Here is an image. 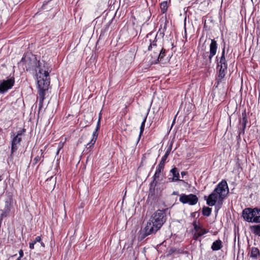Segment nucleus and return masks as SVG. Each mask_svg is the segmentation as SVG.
Listing matches in <instances>:
<instances>
[{"label": "nucleus", "mask_w": 260, "mask_h": 260, "mask_svg": "<svg viewBox=\"0 0 260 260\" xmlns=\"http://www.w3.org/2000/svg\"><path fill=\"white\" fill-rule=\"evenodd\" d=\"M217 68L218 69L219 80L223 79L226 74L228 69V62L225 59V45L222 49L221 55L220 57L216 56Z\"/></svg>", "instance_id": "nucleus-4"}, {"label": "nucleus", "mask_w": 260, "mask_h": 260, "mask_svg": "<svg viewBox=\"0 0 260 260\" xmlns=\"http://www.w3.org/2000/svg\"><path fill=\"white\" fill-rule=\"evenodd\" d=\"M35 243H33L32 242H31V243H29V247L30 249H34V245H35Z\"/></svg>", "instance_id": "nucleus-34"}, {"label": "nucleus", "mask_w": 260, "mask_h": 260, "mask_svg": "<svg viewBox=\"0 0 260 260\" xmlns=\"http://www.w3.org/2000/svg\"><path fill=\"white\" fill-rule=\"evenodd\" d=\"M170 172L173 175V178L172 179L169 178V180L171 179V182H176V181H178L180 180L179 179V171H178L177 168L175 167V168L172 169L170 171Z\"/></svg>", "instance_id": "nucleus-21"}, {"label": "nucleus", "mask_w": 260, "mask_h": 260, "mask_svg": "<svg viewBox=\"0 0 260 260\" xmlns=\"http://www.w3.org/2000/svg\"><path fill=\"white\" fill-rule=\"evenodd\" d=\"M102 118L101 113H100L99 116L98 121L96 126L92 133V139L86 145V151L89 150V152L91 151V149L93 147L98 137V131L100 129L101 125V119Z\"/></svg>", "instance_id": "nucleus-9"}, {"label": "nucleus", "mask_w": 260, "mask_h": 260, "mask_svg": "<svg viewBox=\"0 0 260 260\" xmlns=\"http://www.w3.org/2000/svg\"><path fill=\"white\" fill-rule=\"evenodd\" d=\"M50 81H43L40 80L38 83V86L39 88V96L38 99L44 100L45 96L46 94V91L48 89V86L49 85Z\"/></svg>", "instance_id": "nucleus-12"}, {"label": "nucleus", "mask_w": 260, "mask_h": 260, "mask_svg": "<svg viewBox=\"0 0 260 260\" xmlns=\"http://www.w3.org/2000/svg\"><path fill=\"white\" fill-rule=\"evenodd\" d=\"M7 199L5 201V206L3 210H1L2 213L1 214V218L7 217L11 209L12 204L13 203V196L12 193L10 192L6 193Z\"/></svg>", "instance_id": "nucleus-8"}, {"label": "nucleus", "mask_w": 260, "mask_h": 260, "mask_svg": "<svg viewBox=\"0 0 260 260\" xmlns=\"http://www.w3.org/2000/svg\"><path fill=\"white\" fill-rule=\"evenodd\" d=\"M38 62L37 58L35 56L32 58L25 56L23 57L20 62L18 63L19 65H22L26 68V71L34 70Z\"/></svg>", "instance_id": "nucleus-7"}, {"label": "nucleus", "mask_w": 260, "mask_h": 260, "mask_svg": "<svg viewBox=\"0 0 260 260\" xmlns=\"http://www.w3.org/2000/svg\"><path fill=\"white\" fill-rule=\"evenodd\" d=\"M198 200L197 196L192 193L188 195L183 193L180 195L179 201L183 204H188L191 206L194 205L198 203Z\"/></svg>", "instance_id": "nucleus-10"}, {"label": "nucleus", "mask_w": 260, "mask_h": 260, "mask_svg": "<svg viewBox=\"0 0 260 260\" xmlns=\"http://www.w3.org/2000/svg\"><path fill=\"white\" fill-rule=\"evenodd\" d=\"M39 100V113H40L42 108L43 107V102L44 100L38 99Z\"/></svg>", "instance_id": "nucleus-31"}, {"label": "nucleus", "mask_w": 260, "mask_h": 260, "mask_svg": "<svg viewBox=\"0 0 260 260\" xmlns=\"http://www.w3.org/2000/svg\"><path fill=\"white\" fill-rule=\"evenodd\" d=\"M209 52H206L203 54V57L206 62L210 64L212 58L215 55L218 48V44L214 39H211L209 46Z\"/></svg>", "instance_id": "nucleus-6"}, {"label": "nucleus", "mask_w": 260, "mask_h": 260, "mask_svg": "<svg viewBox=\"0 0 260 260\" xmlns=\"http://www.w3.org/2000/svg\"><path fill=\"white\" fill-rule=\"evenodd\" d=\"M250 229L253 234L260 236V224L251 225L250 226Z\"/></svg>", "instance_id": "nucleus-25"}, {"label": "nucleus", "mask_w": 260, "mask_h": 260, "mask_svg": "<svg viewBox=\"0 0 260 260\" xmlns=\"http://www.w3.org/2000/svg\"><path fill=\"white\" fill-rule=\"evenodd\" d=\"M16 260H20V258H17Z\"/></svg>", "instance_id": "nucleus-44"}, {"label": "nucleus", "mask_w": 260, "mask_h": 260, "mask_svg": "<svg viewBox=\"0 0 260 260\" xmlns=\"http://www.w3.org/2000/svg\"><path fill=\"white\" fill-rule=\"evenodd\" d=\"M19 257L18 258H20V259H21V258L23 256V252L22 250H20L19 252Z\"/></svg>", "instance_id": "nucleus-35"}, {"label": "nucleus", "mask_w": 260, "mask_h": 260, "mask_svg": "<svg viewBox=\"0 0 260 260\" xmlns=\"http://www.w3.org/2000/svg\"><path fill=\"white\" fill-rule=\"evenodd\" d=\"M178 181H180V182H182L183 184H187V182H186L184 180H182V179H180Z\"/></svg>", "instance_id": "nucleus-37"}, {"label": "nucleus", "mask_w": 260, "mask_h": 260, "mask_svg": "<svg viewBox=\"0 0 260 260\" xmlns=\"http://www.w3.org/2000/svg\"><path fill=\"white\" fill-rule=\"evenodd\" d=\"M44 160L43 151L41 149L38 153V155L34 158L32 161V166H35L38 162H43Z\"/></svg>", "instance_id": "nucleus-20"}, {"label": "nucleus", "mask_w": 260, "mask_h": 260, "mask_svg": "<svg viewBox=\"0 0 260 260\" xmlns=\"http://www.w3.org/2000/svg\"><path fill=\"white\" fill-rule=\"evenodd\" d=\"M156 52H159V54L157 57V61L160 62H162L164 60V57L166 55V50L163 47H160L158 48Z\"/></svg>", "instance_id": "nucleus-24"}, {"label": "nucleus", "mask_w": 260, "mask_h": 260, "mask_svg": "<svg viewBox=\"0 0 260 260\" xmlns=\"http://www.w3.org/2000/svg\"><path fill=\"white\" fill-rule=\"evenodd\" d=\"M193 229L192 231L193 235V239L196 241H199L201 242V237L209 232L208 230L205 229L203 228L202 225L199 223H198L196 221H194L192 223Z\"/></svg>", "instance_id": "nucleus-5"}, {"label": "nucleus", "mask_w": 260, "mask_h": 260, "mask_svg": "<svg viewBox=\"0 0 260 260\" xmlns=\"http://www.w3.org/2000/svg\"><path fill=\"white\" fill-rule=\"evenodd\" d=\"M157 34L155 36L154 39L153 40H152L151 39H149L148 41V43L149 44V46H148V51H152L153 50V51L157 54L158 49L157 50L156 48H157Z\"/></svg>", "instance_id": "nucleus-16"}, {"label": "nucleus", "mask_w": 260, "mask_h": 260, "mask_svg": "<svg viewBox=\"0 0 260 260\" xmlns=\"http://www.w3.org/2000/svg\"><path fill=\"white\" fill-rule=\"evenodd\" d=\"M166 219L165 210H157L147 221L143 232L139 236V240L142 241L148 236L155 234L160 229Z\"/></svg>", "instance_id": "nucleus-1"}, {"label": "nucleus", "mask_w": 260, "mask_h": 260, "mask_svg": "<svg viewBox=\"0 0 260 260\" xmlns=\"http://www.w3.org/2000/svg\"><path fill=\"white\" fill-rule=\"evenodd\" d=\"M60 151V150H58V149H57V152H56V154L57 155H58L59 154Z\"/></svg>", "instance_id": "nucleus-42"}, {"label": "nucleus", "mask_w": 260, "mask_h": 260, "mask_svg": "<svg viewBox=\"0 0 260 260\" xmlns=\"http://www.w3.org/2000/svg\"><path fill=\"white\" fill-rule=\"evenodd\" d=\"M142 16H147V18L146 20V21H147L148 19H149V18L150 17V12L148 11L147 10L144 11L142 12Z\"/></svg>", "instance_id": "nucleus-30"}, {"label": "nucleus", "mask_w": 260, "mask_h": 260, "mask_svg": "<svg viewBox=\"0 0 260 260\" xmlns=\"http://www.w3.org/2000/svg\"><path fill=\"white\" fill-rule=\"evenodd\" d=\"M254 223H260V208H254Z\"/></svg>", "instance_id": "nucleus-26"}, {"label": "nucleus", "mask_w": 260, "mask_h": 260, "mask_svg": "<svg viewBox=\"0 0 260 260\" xmlns=\"http://www.w3.org/2000/svg\"><path fill=\"white\" fill-rule=\"evenodd\" d=\"M41 238L40 236H37L36 237V238L34 239V240L32 241L33 243L36 244L37 242H41Z\"/></svg>", "instance_id": "nucleus-32"}, {"label": "nucleus", "mask_w": 260, "mask_h": 260, "mask_svg": "<svg viewBox=\"0 0 260 260\" xmlns=\"http://www.w3.org/2000/svg\"><path fill=\"white\" fill-rule=\"evenodd\" d=\"M172 145H173V144L171 143L170 145H169V146L168 147V148L165 152V155L161 158V161H160L159 164L158 165V167H159V168L164 169V166H165L166 160L167 159L169 155L170 154V153L172 150Z\"/></svg>", "instance_id": "nucleus-15"}, {"label": "nucleus", "mask_w": 260, "mask_h": 260, "mask_svg": "<svg viewBox=\"0 0 260 260\" xmlns=\"http://www.w3.org/2000/svg\"><path fill=\"white\" fill-rule=\"evenodd\" d=\"M249 254L250 257L253 259H257L260 256L259 250L256 247H252L250 249Z\"/></svg>", "instance_id": "nucleus-18"}, {"label": "nucleus", "mask_w": 260, "mask_h": 260, "mask_svg": "<svg viewBox=\"0 0 260 260\" xmlns=\"http://www.w3.org/2000/svg\"><path fill=\"white\" fill-rule=\"evenodd\" d=\"M198 1L199 2L200 0H198Z\"/></svg>", "instance_id": "nucleus-45"}, {"label": "nucleus", "mask_w": 260, "mask_h": 260, "mask_svg": "<svg viewBox=\"0 0 260 260\" xmlns=\"http://www.w3.org/2000/svg\"><path fill=\"white\" fill-rule=\"evenodd\" d=\"M172 194H174V195H178V192H176V191H173Z\"/></svg>", "instance_id": "nucleus-41"}, {"label": "nucleus", "mask_w": 260, "mask_h": 260, "mask_svg": "<svg viewBox=\"0 0 260 260\" xmlns=\"http://www.w3.org/2000/svg\"><path fill=\"white\" fill-rule=\"evenodd\" d=\"M211 211L212 209L208 207L204 206L202 209L203 215L207 217H208L211 215Z\"/></svg>", "instance_id": "nucleus-28"}, {"label": "nucleus", "mask_w": 260, "mask_h": 260, "mask_svg": "<svg viewBox=\"0 0 260 260\" xmlns=\"http://www.w3.org/2000/svg\"><path fill=\"white\" fill-rule=\"evenodd\" d=\"M164 170V169L161 168H159V167H157L156 171L155 172V174L153 176V180L151 183V185H152L153 184H154V185L155 186L158 179L160 177L161 172Z\"/></svg>", "instance_id": "nucleus-19"}, {"label": "nucleus", "mask_w": 260, "mask_h": 260, "mask_svg": "<svg viewBox=\"0 0 260 260\" xmlns=\"http://www.w3.org/2000/svg\"><path fill=\"white\" fill-rule=\"evenodd\" d=\"M242 217L244 219L248 222H254V208H246L242 211Z\"/></svg>", "instance_id": "nucleus-13"}, {"label": "nucleus", "mask_w": 260, "mask_h": 260, "mask_svg": "<svg viewBox=\"0 0 260 260\" xmlns=\"http://www.w3.org/2000/svg\"><path fill=\"white\" fill-rule=\"evenodd\" d=\"M229 192L227 182L223 180L219 183L212 192L209 196L207 200V204L210 206H213L217 201L216 208H220L222 204L223 199Z\"/></svg>", "instance_id": "nucleus-2"}, {"label": "nucleus", "mask_w": 260, "mask_h": 260, "mask_svg": "<svg viewBox=\"0 0 260 260\" xmlns=\"http://www.w3.org/2000/svg\"><path fill=\"white\" fill-rule=\"evenodd\" d=\"M25 132V129L23 128L17 132V135L15 137H18V138H21V136Z\"/></svg>", "instance_id": "nucleus-29"}, {"label": "nucleus", "mask_w": 260, "mask_h": 260, "mask_svg": "<svg viewBox=\"0 0 260 260\" xmlns=\"http://www.w3.org/2000/svg\"><path fill=\"white\" fill-rule=\"evenodd\" d=\"M40 243H41V246H42V247H45V244H44V243L43 242H41H41H40Z\"/></svg>", "instance_id": "nucleus-40"}, {"label": "nucleus", "mask_w": 260, "mask_h": 260, "mask_svg": "<svg viewBox=\"0 0 260 260\" xmlns=\"http://www.w3.org/2000/svg\"><path fill=\"white\" fill-rule=\"evenodd\" d=\"M176 116L175 117L173 121V122H172V126L174 124V123H175V120H176Z\"/></svg>", "instance_id": "nucleus-38"}, {"label": "nucleus", "mask_w": 260, "mask_h": 260, "mask_svg": "<svg viewBox=\"0 0 260 260\" xmlns=\"http://www.w3.org/2000/svg\"><path fill=\"white\" fill-rule=\"evenodd\" d=\"M186 172H182L181 173V175L182 176V177H183L184 175H186Z\"/></svg>", "instance_id": "nucleus-39"}, {"label": "nucleus", "mask_w": 260, "mask_h": 260, "mask_svg": "<svg viewBox=\"0 0 260 260\" xmlns=\"http://www.w3.org/2000/svg\"><path fill=\"white\" fill-rule=\"evenodd\" d=\"M15 83V78L11 77L7 80H0V93H4L11 89Z\"/></svg>", "instance_id": "nucleus-11"}, {"label": "nucleus", "mask_w": 260, "mask_h": 260, "mask_svg": "<svg viewBox=\"0 0 260 260\" xmlns=\"http://www.w3.org/2000/svg\"><path fill=\"white\" fill-rule=\"evenodd\" d=\"M148 114L147 113V114H146L144 117V118H143V121L141 124V126H140V133H139V137L138 138V140H137V144L139 143L140 139H141V136L144 131V127H145V122L146 121V119H147V115H148Z\"/></svg>", "instance_id": "nucleus-22"}, {"label": "nucleus", "mask_w": 260, "mask_h": 260, "mask_svg": "<svg viewBox=\"0 0 260 260\" xmlns=\"http://www.w3.org/2000/svg\"><path fill=\"white\" fill-rule=\"evenodd\" d=\"M242 117L240 118L239 120V124L241 125V126L238 128L239 135H240L241 134H244L246 124L248 122L247 116L245 111L242 112Z\"/></svg>", "instance_id": "nucleus-14"}, {"label": "nucleus", "mask_w": 260, "mask_h": 260, "mask_svg": "<svg viewBox=\"0 0 260 260\" xmlns=\"http://www.w3.org/2000/svg\"><path fill=\"white\" fill-rule=\"evenodd\" d=\"M152 35V34H148L146 36V39H145V42H147V39L149 38V37H150Z\"/></svg>", "instance_id": "nucleus-36"}, {"label": "nucleus", "mask_w": 260, "mask_h": 260, "mask_svg": "<svg viewBox=\"0 0 260 260\" xmlns=\"http://www.w3.org/2000/svg\"><path fill=\"white\" fill-rule=\"evenodd\" d=\"M34 70L36 72L37 83L40 80L50 81L49 73L51 70L47 62L44 60H38Z\"/></svg>", "instance_id": "nucleus-3"}, {"label": "nucleus", "mask_w": 260, "mask_h": 260, "mask_svg": "<svg viewBox=\"0 0 260 260\" xmlns=\"http://www.w3.org/2000/svg\"><path fill=\"white\" fill-rule=\"evenodd\" d=\"M63 143H59L58 144V150H60L62 147H63Z\"/></svg>", "instance_id": "nucleus-33"}, {"label": "nucleus", "mask_w": 260, "mask_h": 260, "mask_svg": "<svg viewBox=\"0 0 260 260\" xmlns=\"http://www.w3.org/2000/svg\"><path fill=\"white\" fill-rule=\"evenodd\" d=\"M168 8L167 1H163L160 4V9L161 14H165L167 12Z\"/></svg>", "instance_id": "nucleus-27"}, {"label": "nucleus", "mask_w": 260, "mask_h": 260, "mask_svg": "<svg viewBox=\"0 0 260 260\" xmlns=\"http://www.w3.org/2000/svg\"><path fill=\"white\" fill-rule=\"evenodd\" d=\"M2 180V176L0 175V181H1Z\"/></svg>", "instance_id": "nucleus-43"}, {"label": "nucleus", "mask_w": 260, "mask_h": 260, "mask_svg": "<svg viewBox=\"0 0 260 260\" xmlns=\"http://www.w3.org/2000/svg\"><path fill=\"white\" fill-rule=\"evenodd\" d=\"M21 141V138L15 137L13 135V138L11 142V153H14L18 149L17 145L20 143Z\"/></svg>", "instance_id": "nucleus-17"}, {"label": "nucleus", "mask_w": 260, "mask_h": 260, "mask_svg": "<svg viewBox=\"0 0 260 260\" xmlns=\"http://www.w3.org/2000/svg\"><path fill=\"white\" fill-rule=\"evenodd\" d=\"M222 247V241L218 239L214 241L211 246V249L213 251H217Z\"/></svg>", "instance_id": "nucleus-23"}]
</instances>
